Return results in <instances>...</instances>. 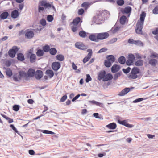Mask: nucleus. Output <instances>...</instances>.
Returning a JSON list of instances; mask_svg holds the SVG:
<instances>
[{
	"instance_id": "obj_14",
	"label": "nucleus",
	"mask_w": 158,
	"mask_h": 158,
	"mask_svg": "<svg viewBox=\"0 0 158 158\" xmlns=\"http://www.w3.org/2000/svg\"><path fill=\"white\" fill-rule=\"evenodd\" d=\"M118 122L119 124L131 128L134 127L133 125L128 123L127 121L126 120L121 121L120 120H118Z\"/></svg>"
},
{
	"instance_id": "obj_20",
	"label": "nucleus",
	"mask_w": 158,
	"mask_h": 158,
	"mask_svg": "<svg viewBox=\"0 0 158 158\" xmlns=\"http://www.w3.org/2000/svg\"><path fill=\"white\" fill-rule=\"evenodd\" d=\"M120 66L117 64H114L111 68V71L113 73H115L120 69Z\"/></svg>"
},
{
	"instance_id": "obj_8",
	"label": "nucleus",
	"mask_w": 158,
	"mask_h": 158,
	"mask_svg": "<svg viewBox=\"0 0 158 158\" xmlns=\"http://www.w3.org/2000/svg\"><path fill=\"white\" fill-rule=\"evenodd\" d=\"M98 41L107 38L109 36V34L107 32L97 33Z\"/></svg>"
},
{
	"instance_id": "obj_28",
	"label": "nucleus",
	"mask_w": 158,
	"mask_h": 158,
	"mask_svg": "<svg viewBox=\"0 0 158 158\" xmlns=\"http://www.w3.org/2000/svg\"><path fill=\"white\" fill-rule=\"evenodd\" d=\"M46 74L48 75L49 77L51 78L54 75V73L52 70H47L46 71Z\"/></svg>"
},
{
	"instance_id": "obj_12",
	"label": "nucleus",
	"mask_w": 158,
	"mask_h": 158,
	"mask_svg": "<svg viewBox=\"0 0 158 158\" xmlns=\"http://www.w3.org/2000/svg\"><path fill=\"white\" fill-rule=\"evenodd\" d=\"M60 63L57 62H53L52 64V69L56 71L58 70L60 68Z\"/></svg>"
},
{
	"instance_id": "obj_56",
	"label": "nucleus",
	"mask_w": 158,
	"mask_h": 158,
	"mask_svg": "<svg viewBox=\"0 0 158 158\" xmlns=\"http://www.w3.org/2000/svg\"><path fill=\"white\" fill-rule=\"evenodd\" d=\"M84 13V10L83 9L81 8L79 9L78 11V13L79 15H82Z\"/></svg>"
},
{
	"instance_id": "obj_24",
	"label": "nucleus",
	"mask_w": 158,
	"mask_h": 158,
	"mask_svg": "<svg viewBox=\"0 0 158 158\" xmlns=\"http://www.w3.org/2000/svg\"><path fill=\"white\" fill-rule=\"evenodd\" d=\"M80 18L79 17L75 18L73 19L72 22L73 25H79V24H81V23L79 24V22H80Z\"/></svg>"
},
{
	"instance_id": "obj_51",
	"label": "nucleus",
	"mask_w": 158,
	"mask_h": 158,
	"mask_svg": "<svg viewBox=\"0 0 158 158\" xmlns=\"http://www.w3.org/2000/svg\"><path fill=\"white\" fill-rule=\"evenodd\" d=\"M130 70L131 68L129 67H128L126 69H123L122 70L125 73H127L130 72Z\"/></svg>"
},
{
	"instance_id": "obj_9",
	"label": "nucleus",
	"mask_w": 158,
	"mask_h": 158,
	"mask_svg": "<svg viewBox=\"0 0 158 158\" xmlns=\"http://www.w3.org/2000/svg\"><path fill=\"white\" fill-rule=\"evenodd\" d=\"M135 57L133 54L129 55L128 59L126 62V64L128 65H131L133 63Z\"/></svg>"
},
{
	"instance_id": "obj_27",
	"label": "nucleus",
	"mask_w": 158,
	"mask_h": 158,
	"mask_svg": "<svg viewBox=\"0 0 158 158\" xmlns=\"http://www.w3.org/2000/svg\"><path fill=\"white\" fill-rule=\"evenodd\" d=\"M107 60L113 63L115 60V58L114 56L112 55H110L106 56Z\"/></svg>"
},
{
	"instance_id": "obj_11",
	"label": "nucleus",
	"mask_w": 158,
	"mask_h": 158,
	"mask_svg": "<svg viewBox=\"0 0 158 158\" xmlns=\"http://www.w3.org/2000/svg\"><path fill=\"white\" fill-rule=\"evenodd\" d=\"M87 51L89 52V53L87 56L85 57L83 60V62L84 63H86L89 60L92 55V52L91 49H89L87 50Z\"/></svg>"
},
{
	"instance_id": "obj_15",
	"label": "nucleus",
	"mask_w": 158,
	"mask_h": 158,
	"mask_svg": "<svg viewBox=\"0 0 158 158\" xmlns=\"http://www.w3.org/2000/svg\"><path fill=\"white\" fill-rule=\"evenodd\" d=\"M89 38L92 41L96 42L98 41L97 33L91 34L89 35Z\"/></svg>"
},
{
	"instance_id": "obj_39",
	"label": "nucleus",
	"mask_w": 158,
	"mask_h": 158,
	"mask_svg": "<svg viewBox=\"0 0 158 158\" xmlns=\"http://www.w3.org/2000/svg\"><path fill=\"white\" fill-rule=\"evenodd\" d=\"M143 61L142 60H139L136 61L135 63V65L137 66H142L143 65Z\"/></svg>"
},
{
	"instance_id": "obj_30",
	"label": "nucleus",
	"mask_w": 158,
	"mask_h": 158,
	"mask_svg": "<svg viewBox=\"0 0 158 158\" xmlns=\"http://www.w3.org/2000/svg\"><path fill=\"white\" fill-rule=\"evenodd\" d=\"M127 19V17L123 15L122 16L120 19L121 24L123 25L126 22Z\"/></svg>"
},
{
	"instance_id": "obj_35",
	"label": "nucleus",
	"mask_w": 158,
	"mask_h": 158,
	"mask_svg": "<svg viewBox=\"0 0 158 158\" xmlns=\"http://www.w3.org/2000/svg\"><path fill=\"white\" fill-rule=\"evenodd\" d=\"M119 63L122 64H123L126 61V60L124 57L122 56L120 57L118 60Z\"/></svg>"
},
{
	"instance_id": "obj_45",
	"label": "nucleus",
	"mask_w": 158,
	"mask_h": 158,
	"mask_svg": "<svg viewBox=\"0 0 158 158\" xmlns=\"http://www.w3.org/2000/svg\"><path fill=\"white\" fill-rule=\"evenodd\" d=\"M40 23L43 26H45L46 24V20L44 19H42L40 21Z\"/></svg>"
},
{
	"instance_id": "obj_41",
	"label": "nucleus",
	"mask_w": 158,
	"mask_h": 158,
	"mask_svg": "<svg viewBox=\"0 0 158 158\" xmlns=\"http://www.w3.org/2000/svg\"><path fill=\"white\" fill-rule=\"evenodd\" d=\"M6 75L9 77H10L12 75V71L10 69H7L6 70Z\"/></svg>"
},
{
	"instance_id": "obj_16",
	"label": "nucleus",
	"mask_w": 158,
	"mask_h": 158,
	"mask_svg": "<svg viewBox=\"0 0 158 158\" xmlns=\"http://www.w3.org/2000/svg\"><path fill=\"white\" fill-rule=\"evenodd\" d=\"M134 88L132 87L131 88H126L123 89L121 92H120L118 94V95L120 96H123L126 94L127 93L129 92L131 89Z\"/></svg>"
},
{
	"instance_id": "obj_33",
	"label": "nucleus",
	"mask_w": 158,
	"mask_h": 158,
	"mask_svg": "<svg viewBox=\"0 0 158 158\" xmlns=\"http://www.w3.org/2000/svg\"><path fill=\"white\" fill-rule=\"evenodd\" d=\"M36 54L37 56L41 57L43 56L44 54V52L43 50L41 49H38L37 50Z\"/></svg>"
},
{
	"instance_id": "obj_22",
	"label": "nucleus",
	"mask_w": 158,
	"mask_h": 158,
	"mask_svg": "<svg viewBox=\"0 0 158 158\" xmlns=\"http://www.w3.org/2000/svg\"><path fill=\"white\" fill-rule=\"evenodd\" d=\"M106 127L109 129L114 130L117 127L116 124L114 123H112L106 126Z\"/></svg>"
},
{
	"instance_id": "obj_26",
	"label": "nucleus",
	"mask_w": 158,
	"mask_h": 158,
	"mask_svg": "<svg viewBox=\"0 0 158 158\" xmlns=\"http://www.w3.org/2000/svg\"><path fill=\"white\" fill-rule=\"evenodd\" d=\"M19 15V13L18 10H15L13 11L11 14V16L13 18H17Z\"/></svg>"
},
{
	"instance_id": "obj_49",
	"label": "nucleus",
	"mask_w": 158,
	"mask_h": 158,
	"mask_svg": "<svg viewBox=\"0 0 158 158\" xmlns=\"http://www.w3.org/2000/svg\"><path fill=\"white\" fill-rule=\"evenodd\" d=\"M121 75V74L119 73H115L114 76V80H117L118 77Z\"/></svg>"
},
{
	"instance_id": "obj_63",
	"label": "nucleus",
	"mask_w": 158,
	"mask_h": 158,
	"mask_svg": "<svg viewBox=\"0 0 158 158\" xmlns=\"http://www.w3.org/2000/svg\"><path fill=\"white\" fill-rule=\"evenodd\" d=\"M29 153L31 155H33L35 154V152L33 150H30L29 151Z\"/></svg>"
},
{
	"instance_id": "obj_10",
	"label": "nucleus",
	"mask_w": 158,
	"mask_h": 158,
	"mask_svg": "<svg viewBox=\"0 0 158 158\" xmlns=\"http://www.w3.org/2000/svg\"><path fill=\"white\" fill-rule=\"evenodd\" d=\"M34 32L33 31L30 30L29 29H27L26 31L25 36L27 39H31L34 36Z\"/></svg>"
},
{
	"instance_id": "obj_32",
	"label": "nucleus",
	"mask_w": 158,
	"mask_h": 158,
	"mask_svg": "<svg viewBox=\"0 0 158 158\" xmlns=\"http://www.w3.org/2000/svg\"><path fill=\"white\" fill-rule=\"evenodd\" d=\"M17 59L21 61H23L24 60V56L21 53H19L17 55Z\"/></svg>"
},
{
	"instance_id": "obj_31",
	"label": "nucleus",
	"mask_w": 158,
	"mask_h": 158,
	"mask_svg": "<svg viewBox=\"0 0 158 158\" xmlns=\"http://www.w3.org/2000/svg\"><path fill=\"white\" fill-rule=\"evenodd\" d=\"M36 56L34 54H32L30 57V60L31 62L33 63L35 62Z\"/></svg>"
},
{
	"instance_id": "obj_29",
	"label": "nucleus",
	"mask_w": 158,
	"mask_h": 158,
	"mask_svg": "<svg viewBox=\"0 0 158 158\" xmlns=\"http://www.w3.org/2000/svg\"><path fill=\"white\" fill-rule=\"evenodd\" d=\"M87 33L84 31H81L79 33V35L80 37L85 38L87 36Z\"/></svg>"
},
{
	"instance_id": "obj_62",
	"label": "nucleus",
	"mask_w": 158,
	"mask_h": 158,
	"mask_svg": "<svg viewBox=\"0 0 158 158\" xmlns=\"http://www.w3.org/2000/svg\"><path fill=\"white\" fill-rule=\"evenodd\" d=\"M80 96V94H78L74 97L72 100V102H74L76 100H77Z\"/></svg>"
},
{
	"instance_id": "obj_34",
	"label": "nucleus",
	"mask_w": 158,
	"mask_h": 158,
	"mask_svg": "<svg viewBox=\"0 0 158 158\" xmlns=\"http://www.w3.org/2000/svg\"><path fill=\"white\" fill-rule=\"evenodd\" d=\"M8 13L7 12L2 13L0 15V18L1 19H6L8 16Z\"/></svg>"
},
{
	"instance_id": "obj_47",
	"label": "nucleus",
	"mask_w": 158,
	"mask_h": 158,
	"mask_svg": "<svg viewBox=\"0 0 158 158\" xmlns=\"http://www.w3.org/2000/svg\"><path fill=\"white\" fill-rule=\"evenodd\" d=\"M47 20L48 22H51L53 20V17L51 15H49L47 16Z\"/></svg>"
},
{
	"instance_id": "obj_38",
	"label": "nucleus",
	"mask_w": 158,
	"mask_h": 158,
	"mask_svg": "<svg viewBox=\"0 0 158 158\" xmlns=\"http://www.w3.org/2000/svg\"><path fill=\"white\" fill-rule=\"evenodd\" d=\"M56 58L57 60L60 61H62L64 59V56L61 54L57 55L56 56Z\"/></svg>"
},
{
	"instance_id": "obj_36",
	"label": "nucleus",
	"mask_w": 158,
	"mask_h": 158,
	"mask_svg": "<svg viewBox=\"0 0 158 158\" xmlns=\"http://www.w3.org/2000/svg\"><path fill=\"white\" fill-rule=\"evenodd\" d=\"M57 52L56 50L54 48H51L49 50L50 53L51 55H55L56 54Z\"/></svg>"
},
{
	"instance_id": "obj_23",
	"label": "nucleus",
	"mask_w": 158,
	"mask_h": 158,
	"mask_svg": "<svg viewBox=\"0 0 158 158\" xmlns=\"http://www.w3.org/2000/svg\"><path fill=\"white\" fill-rule=\"evenodd\" d=\"M35 71L34 69L30 68L28 70L27 74L28 76L32 77L35 75Z\"/></svg>"
},
{
	"instance_id": "obj_59",
	"label": "nucleus",
	"mask_w": 158,
	"mask_h": 158,
	"mask_svg": "<svg viewBox=\"0 0 158 158\" xmlns=\"http://www.w3.org/2000/svg\"><path fill=\"white\" fill-rule=\"evenodd\" d=\"M10 127L13 129V130L16 132H18V131L16 128L14 127V125L13 124L10 125Z\"/></svg>"
},
{
	"instance_id": "obj_61",
	"label": "nucleus",
	"mask_w": 158,
	"mask_h": 158,
	"mask_svg": "<svg viewBox=\"0 0 158 158\" xmlns=\"http://www.w3.org/2000/svg\"><path fill=\"white\" fill-rule=\"evenodd\" d=\"M107 50V49L105 48H102L100 49L98 51L99 53H101L102 52H104L106 51Z\"/></svg>"
},
{
	"instance_id": "obj_43",
	"label": "nucleus",
	"mask_w": 158,
	"mask_h": 158,
	"mask_svg": "<svg viewBox=\"0 0 158 158\" xmlns=\"http://www.w3.org/2000/svg\"><path fill=\"white\" fill-rule=\"evenodd\" d=\"M150 57L152 59L155 58L156 59H158V54L154 52L152 53L150 55Z\"/></svg>"
},
{
	"instance_id": "obj_25",
	"label": "nucleus",
	"mask_w": 158,
	"mask_h": 158,
	"mask_svg": "<svg viewBox=\"0 0 158 158\" xmlns=\"http://www.w3.org/2000/svg\"><path fill=\"white\" fill-rule=\"evenodd\" d=\"M81 24L79 25H73L72 27V30L73 32H75L80 28L82 29L81 27Z\"/></svg>"
},
{
	"instance_id": "obj_40",
	"label": "nucleus",
	"mask_w": 158,
	"mask_h": 158,
	"mask_svg": "<svg viewBox=\"0 0 158 158\" xmlns=\"http://www.w3.org/2000/svg\"><path fill=\"white\" fill-rule=\"evenodd\" d=\"M1 115L4 118L6 119L8 121V122L9 123H12L13 122V119L10 118L9 117H7L6 115L4 114H1Z\"/></svg>"
},
{
	"instance_id": "obj_19",
	"label": "nucleus",
	"mask_w": 158,
	"mask_h": 158,
	"mask_svg": "<svg viewBox=\"0 0 158 158\" xmlns=\"http://www.w3.org/2000/svg\"><path fill=\"white\" fill-rule=\"evenodd\" d=\"M131 11V8L130 6H127L125 7L124 9H122L121 11L123 14H130Z\"/></svg>"
},
{
	"instance_id": "obj_21",
	"label": "nucleus",
	"mask_w": 158,
	"mask_h": 158,
	"mask_svg": "<svg viewBox=\"0 0 158 158\" xmlns=\"http://www.w3.org/2000/svg\"><path fill=\"white\" fill-rule=\"evenodd\" d=\"M113 78V76L110 73H107L106 74V75H105L104 78L103 79V81H106L110 80L112 79Z\"/></svg>"
},
{
	"instance_id": "obj_17",
	"label": "nucleus",
	"mask_w": 158,
	"mask_h": 158,
	"mask_svg": "<svg viewBox=\"0 0 158 158\" xmlns=\"http://www.w3.org/2000/svg\"><path fill=\"white\" fill-rule=\"evenodd\" d=\"M106 74V72L105 71L102 70L100 71L98 73V79L99 81L101 80L102 79V80H103V79L104 78Z\"/></svg>"
},
{
	"instance_id": "obj_4",
	"label": "nucleus",
	"mask_w": 158,
	"mask_h": 158,
	"mask_svg": "<svg viewBox=\"0 0 158 158\" xmlns=\"http://www.w3.org/2000/svg\"><path fill=\"white\" fill-rule=\"evenodd\" d=\"M139 69L136 67H134L132 69L131 72L128 76V77L130 79H135L138 76L137 74L139 73Z\"/></svg>"
},
{
	"instance_id": "obj_7",
	"label": "nucleus",
	"mask_w": 158,
	"mask_h": 158,
	"mask_svg": "<svg viewBox=\"0 0 158 158\" xmlns=\"http://www.w3.org/2000/svg\"><path fill=\"white\" fill-rule=\"evenodd\" d=\"M75 45L76 48L81 50L86 49L87 48V46L85 45L83 43L80 42H76Z\"/></svg>"
},
{
	"instance_id": "obj_55",
	"label": "nucleus",
	"mask_w": 158,
	"mask_h": 158,
	"mask_svg": "<svg viewBox=\"0 0 158 158\" xmlns=\"http://www.w3.org/2000/svg\"><path fill=\"white\" fill-rule=\"evenodd\" d=\"M143 98H139L136 99L135 100L133 101V102L135 103H137L141 101H143Z\"/></svg>"
},
{
	"instance_id": "obj_53",
	"label": "nucleus",
	"mask_w": 158,
	"mask_h": 158,
	"mask_svg": "<svg viewBox=\"0 0 158 158\" xmlns=\"http://www.w3.org/2000/svg\"><path fill=\"white\" fill-rule=\"evenodd\" d=\"M134 44H135L136 45L140 44L142 46H143V44L141 41H139V40H137V41L134 40Z\"/></svg>"
},
{
	"instance_id": "obj_58",
	"label": "nucleus",
	"mask_w": 158,
	"mask_h": 158,
	"mask_svg": "<svg viewBox=\"0 0 158 158\" xmlns=\"http://www.w3.org/2000/svg\"><path fill=\"white\" fill-rule=\"evenodd\" d=\"M153 34L156 35L158 34V27L156 29V30L152 32Z\"/></svg>"
},
{
	"instance_id": "obj_50",
	"label": "nucleus",
	"mask_w": 158,
	"mask_h": 158,
	"mask_svg": "<svg viewBox=\"0 0 158 158\" xmlns=\"http://www.w3.org/2000/svg\"><path fill=\"white\" fill-rule=\"evenodd\" d=\"M19 106L18 105H15L13 106V109L15 111H17L19 110Z\"/></svg>"
},
{
	"instance_id": "obj_48",
	"label": "nucleus",
	"mask_w": 158,
	"mask_h": 158,
	"mask_svg": "<svg viewBox=\"0 0 158 158\" xmlns=\"http://www.w3.org/2000/svg\"><path fill=\"white\" fill-rule=\"evenodd\" d=\"M117 3L119 6H122L124 4V2L123 0H117Z\"/></svg>"
},
{
	"instance_id": "obj_46",
	"label": "nucleus",
	"mask_w": 158,
	"mask_h": 158,
	"mask_svg": "<svg viewBox=\"0 0 158 158\" xmlns=\"http://www.w3.org/2000/svg\"><path fill=\"white\" fill-rule=\"evenodd\" d=\"M42 132L44 134H50L52 135L54 134L55 133L51 131L47 130H44Z\"/></svg>"
},
{
	"instance_id": "obj_6",
	"label": "nucleus",
	"mask_w": 158,
	"mask_h": 158,
	"mask_svg": "<svg viewBox=\"0 0 158 158\" xmlns=\"http://www.w3.org/2000/svg\"><path fill=\"white\" fill-rule=\"evenodd\" d=\"M19 50V49L17 46H13L12 49L9 50L8 52V55L11 58H13Z\"/></svg>"
},
{
	"instance_id": "obj_64",
	"label": "nucleus",
	"mask_w": 158,
	"mask_h": 158,
	"mask_svg": "<svg viewBox=\"0 0 158 158\" xmlns=\"http://www.w3.org/2000/svg\"><path fill=\"white\" fill-rule=\"evenodd\" d=\"M89 102L93 104H95L96 105H97V104L98 102L95 101H94V100L90 101Z\"/></svg>"
},
{
	"instance_id": "obj_57",
	"label": "nucleus",
	"mask_w": 158,
	"mask_h": 158,
	"mask_svg": "<svg viewBox=\"0 0 158 158\" xmlns=\"http://www.w3.org/2000/svg\"><path fill=\"white\" fill-rule=\"evenodd\" d=\"M153 12L155 14H158V7H156L153 10Z\"/></svg>"
},
{
	"instance_id": "obj_13",
	"label": "nucleus",
	"mask_w": 158,
	"mask_h": 158,
	"mask_svg": "<svg viewBox=\"0 0 158 158\" xmlns=\"http://www.w3.org/2000/svg\"><path fill=\"white\" fill-rule=\"evenodd\" d=\"M34 75L36 79L39 80L43 77V72L40 70H37L35 72Z\"/></svg>"
},
{
	"instance_id": "obj_18",
	"label": "nucleus",
	"mask_w": 158,
	"mask_h": 158,
	"mask_svg": "<svg viewBox=\"0 0 158 158\" xmlns=\"http://www.w3.org/2000/svg\"><path fill=\"white\" fill-rule=\"evenodd\" d=\"M158 60L156 59H151L148 61V63L152 66H155L158 64Z\"/></svg>"
},
{
	"instance_id": "obj_52",
	"label": "nucleus",
	"mask_w": 158,
	"mask_h": 158,
	"mask_svg": "<svg viewBox=\"0 0 158 158\" xmlns=\"http://www.w3.org/2000/svg\"><path fill=\"white\" fill-rule=\"evenodd\" d=\"M87 77L86 79V82L87 83L89 81H91L92 80L90 75L89 74L86 75Z\"/></svg>"
},
{
	"instance_id": "obj_1",
	"label": "nucleus",
	"mask_w": 158,
	"mask_h": 158,
	"mask_svg": "<svg viewBox=\"0 0 158 158\" xmlns=\"http://www.w3.org/2000/svg\"><path fill=\"white\" fill-rule=\"evenodd\" d=\"M146 16V14L144 12H142L140 15V18L137 22L135 29V32L138 34H142V29L143 26Z\"/></svg>"
},
{
	"instance_id": "obj_54",
	"label": "nucleus",
	"mask_w": 158,
	"mask_h": 158,
	"mask_svg": "<svg viewBox=\"0 0 158 158\" xmlns=\"http://www.w3.org/2000/svg\"><path fill=\"white\" fill-rule=\"evenodd\" d=\"M67 96L65 95L63 96L60 99V102H64L65 101V100L67 99Z\"/></svg>"
},
{
	"instance_id": "obj_3",
	"label": "nucleus",
	"mask_w": 158,
	"mask_h": 158,
	"mask_svg": "<svg viewBox=\"0 0 158 158\" xmlns=\"http://www.w3.org/2000/svg\"><path fill=\"white\" fill-rule=\"evenodd\" d=\"M43 7L46 8L51 7V5L50 4L48 3L46 0L40 1L38 5V11L39 12L44 10V8Z\"/></svg>"
},
{
	"instance_id": "obj_42",
	"label": "nucleus",
	"mask_w": 158,
	"mask_h": 158,
	"mask_svg": "<svg viewBox=\"0 0 158 158\" xmlns=\"http://www.w3.org/2000/svg\"><path fill=\"white\" fill-rule=\"evenodd\" d=\"M90 5L88 2H84L81 5V7L85 8L87 9Z\"/></svg>"
},
{
	"instance_id": "obj_44",
	"label": "nucleus",
	"mask_w": 158,
	"mask_h": 158,
	"mask_svg": "<svg viewBox=\"0 0 158 158\" xmlns=\"http://www.w3.org/2000/svg\"><path fill=\"white\" fill-rule=\"evenodd\" d=\"M112 63L108 60H105L104 61V65L107 67H110Z\"/></svg>"
},
{
	"instance_id": "obj_37",
	"label": "nucleus",
	"mask_w": 158,
	"mask_h": 158,
	"mask_svg": "<svg viewBox=\"0 0 158 158\" xmlns=\"http://www.w3.org/2000/svg\"><path fill=\"white\" fill-rule=\"evenodd\" d=\"M43 49L44 52H47L49 51L50 48L48 45H46L43 47Z\"/></svg>"
},
{
	"instance_id": "obj_60",
	"label": "nucleus",
	"mask_w": 158,
	"mask_h": 158,
	"mask_svg": "<svg viewBox=\"0 0 158 158\" xmlns=\"http://www.w3.org/2000/svg\"><path fill=\"white\" fill-rule=\"evenodd\" d=\"M72 67L73 69L75 70H76L77 69V67L75 64L74 62H73L72 63Z\"/></svg>"
},
{
	"instance_id": "obj_5",
	"label": "nucleus",
	"mask_w": 158,
	"mask_h": 158,
	"mask_svg": "<svg viewBox=\"0 0 158 158\" xmlns=\"http://www.w3.org/2000/svg\"><path fill=\"white\" fill-rule=\"evenodd\" d=\"M27 73L23 71L19 72V74L16 73L14 75L13 77L14 80L15 81H18L22 77H26Z\"/></svg>"
},
{
	"instance_id": "obj_2",
	"label": "nucleus",
	"mask_w": 158,
	"mask_h": 158,
	"mask_svg": "<svg viewBox=\"0 0 158 158\" xmlns=\"http://www.w3.org/2000/svg\"><path fill=\"white\" fill-rule=\"evenodd\" d=\"M109 14L108 11L106 10H100L97 13L95 16L96 20L102 21L103 20L105 16Z\"/></svg>"
}]
</instances>
